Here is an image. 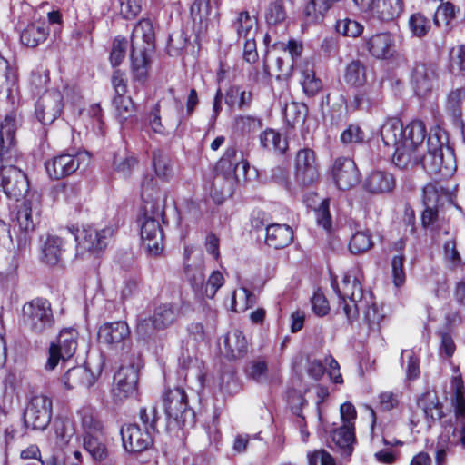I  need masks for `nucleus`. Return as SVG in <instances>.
Segmentation results:
<instances>
[{"instance_id": "de8ad7c7", "label": "nucleus", "mask_w": 465, "mask_h": 465, "mask_svg": "<svg viewBox=\"0 0 465 465\" xmlns=\"http://www.w3.org/2000/svg\"><path fill=\"white\" fill-rule=\"evenodd\" d=\"M408 25L412 35L421 38L429 33L431 23L423 14L415 13L410 16Z\"/></svg>"}, {"instance_id": "37998d69", "label": "nucleus", "mask_w": 465, "mask_h": 465, "mask_svg": "<svg viewBox=\"0 0 465 465\" xmlns=\"http://www.w3.org/2000/svg\"><path fill=\"white\" fill-rule=\"evenodd\" d=\"M373 246L371 235L369 231L356 232L350 240L349 249L353 254H360L369 251Z\"/></svg>"}, {"instance_id": "1a4fd4ad", "label": "nucleus", "mask_w": 465, "mask_h": 465, "mask_svg": "<svg viewBox=\"0 0 465 465\" xmlns=\"http://www.w3.org/2000/svg\"><path fill=\"white\" fill-rule=\"evenodd\" d=\"M77 346L78 331L74 328L63 329L59 332L56 341L50 345L45 369L54 370L60 360H67L75 353Z\"/></svg>"}, {"instance_id": "bf43d9fd", "label": "nucleus", "mask_w": 465, "mask_h": 465, "mask_svg": "<svg viewBox=\"0 0 465 465\" xmlns=\"http://www.w3.org/2000/svg\"><path fill=\"white\" fill-rule=\"evenodd\" d=\"M262 127V121L252 115H238L234 119V128L242 134L255 132Z\"/></svg>"}, {"instance_id": "864d4df0", "label": "nucleus", "mask_w": 465, "mask_h": 465, "mask_svg": "<svg viewBox=\"0 0 465 465\" xmlns=\"http://www.w3.org/2000/svg\"><path fill=\"white\" fill-rule=\"evenodd\" d=\"M115 114L122 123L131 118L135 112L134 104L130 97L124 95H116L114 99Z\"/></svg>"}, {"instance_id": "c9c22d12", "label": "nucleus", "mask_w": 465, "mask_h": 465, "mask_svg": "<svg viewBox=\"0 0 465 465\" xmlns=\"http://www.w3.org/2000/svg\"><path fill=\"white\" fill-rule=\"evenodd\" d=\"M343 78L346 84L351 86H362L367 81L365 64L359 60L351 61L345 68Z\"/></svg>"}, {"instance_id": "79ce46f5", "label": "nucleus", "mask_w": 465, "mask_h": 465, "mask_svg": "<svg viewBox=\"0 0 465 465\" xmlns=\"http://www.w3.org/2000/svg\"><path fill=\"white\" fill-rule=\"evenodd\" d=\"M332 440L339 448L344 450L345 454L350 455L351 453V446L355 440L354 426L342 424L332 432Z\"/></svg>"}, {"instance_id": "6e6d98bb", "label": "nucleus", "mask_w": 465, "mask_h": 465, "mask_svg": "<svg viewBox=\"0 0 465 465\" xmlns=\"http://www.w3.org/2000/svg\"><path fill=\"white\" fill-rule=\"evenodd\" d=\"M455 16V5L450 2H443L437 8L433 16V22L437 26H440L443 24L446 27H449Z\"/></svg>"}, {"instance_id": "5701e85b", "label": "nucleus", "mask_w": 465, "mask_h": 465, "mask_svg": "<svg viewBox=\"0 0 465 465\" xmlns=\"http://www.w3.org/2000/svg\"><path fill=\"white\" fill-rule=\"evenodd\" d=\"M366 46L374 58L389 59L395 53V38L391 33L375 34L366 41Z\"/></svg>"}, {"instance_id": "6e6552de", "label": "nucleus", "mask_w": 465, "mask_h": 465, "mask_svg": "<svg viewBox=\"0 0 465 465\" xmlns=\"http://www.w3.org/2000/svg\"><path fill=\"white\" fill-rule=\"evenodd\" d=\"M52 400L44 394L31 397L24 413V421L27 428L44 430L52 419Z\"/></svg>"}, {"instance_id": "20e7f679", "label": "nucleus", "mask_w": 465, "mask_h": 465, "mask_svg": "<svg viewBox=\"0 0 465 465\" xmlns=\"http://www.w3.org/2000/svg\"><path fill=\"white\" fill-rule=\"evenodd\" d=\"M248 167V162L243 159L242 153H237L235 148L231 147L226 150L216 167L217 172H224V174L217 173L213 183V190L220 188L219 193H212L215 203H221L232 193L238 179V171L241 169L244 175Z\"/></svg>"}, {"instance_id": "052dcab7", "label": "nucleus", "mask_w": 465, "mask_h": 465, "mask_svg": "<svg viewBox=\"0 0 465 465\" xmlns=\"http://www.w3.org/2000/svg\"><path fill=\"white\" fill-rule=\"evenodd\" d=\"M336 30L344 36L354 38L363 33L364 26L356 20L345 18L337 22Z\"/></svg>"}, {"instance_id": "6ab92c4d", "label": "nucleus", "mask_w": 465, "mask_h": 465, "mask_svg": "<svg viewBox=\"0 0 465 465\" xmlns=\"http://www.w3.org/2000/svg\"><path fill=\"white\" fill-rule=\"evenodd\" d=\"M40 213V202L37 196L32 195L25 199L17 207L15 217L13 220L14 228L22 232L34 231Z\"/></svg>"}, {"instance_id": "c756f323", "label": "nucleus", "mask_w": 465, "mask_h": 465, "mask_svg": "<svg viewBox=\"0 0 465 465\" xmlns=\"http://www.w3.org/2000/svg\"><path fill=\"white\" fill-rule=\"evenodd\" d=\"M293 239V232L289 225L272 223L266 227L265 242L275 249L288 246Z\"/></svg>"}, {"instance_id": "49530a36", "label": "nucleus", "mask_w": 465, "mask_h": 465, "mask_svg": "<svg viewBox=\"0 0 465 465\" xmlns=\"http://www.w3.org/2000/svg\"><path fill=\"white\" fill-rule=\"evenodd\" d=\"M363 313V321L368 327L372 331L380 329L381 322L383 319V314L379 311L376 304L371 301V297H367V305L363 309H360Z\"/></svg>"}, {"instance_id": "4be33fe9", "label": "nucleus", "mask_w": 465, "mask_h": 465, "mask_svg": "<svg viewBox=\"0 0 465 465\" xmlns=\"http://www.w3.org/2000/svg\"><path fill=\"white\" fill-rule=\"evenodd\" d=\"M436 77V70L432 64H416L411 76L415 94L420 97H426L432 91Z\"/></svg>"}, {"instance_id": "774afa93", "label": "nucleus", "mask_w": 465, "mask_h": 465, "mask_svg": "<svg viewBox=\"0 0 465 465\" xmlns=\"http://www.w3.org/2000/svg\"><path fill=\"white\" fill-rule=\"evenodd\" d=\"M443 258L446 264L450 268H457L461 265V258L454 241H447L443 244Z\"/></svg>"}, {"instance_id": "9b49d317", "label": "nucleus", "mask_w": 465, "mask_h": 465, "mask_svg": "<svg viewBox=\"0 0 465 465\" xmlns=\"http://www.w3.org/2000/svg\"><path fill=\"white\" fill-rule=\"evenodd\" d=\"M183 272L186 280L196 295L203 289L204 260L203 251L194 246H185L183 252Z\"/></svg>"}, {"instance_id": "3c124183", "label": "nucleus", "mask_w": 465, "mask_h": 465, "mask_svg": "<svg viewBox=\"0 0 465 465\" xmlns=\"http://www.w3.org/2000/svg\"><path fill=\"white\" fill-rule=\"evenodd\" d=\"M331 0H311L304 9V14L309 22H316L321 19L331 7Z\"/></svg>"}, {"instance_id": "ddd939ff", "label": "nucleus", "mask_w": 465, "mask_h": 465, "mask_svg": "<svg viewBox=\"0 0 465 465\" xmlns=\"http://www.w3.org/2000/svg\"><path fill=\"white\" fill-rule=\"evenodd\" d=\"M63 95L59 90L51 89L44 93L35 103V114L43 124L54 123L61 114Z\"/></svg>"}, {"instance_id": "423d86ee", "label": "nucleus", "mask_w": 465, "mask_h": 465, "mask_svg": "<svg viewBox=\"0 0 465 465\" xmlns=\"http://www.w3.org/2000/svg\"><path fill=\"white\" fill-rule=\"evenodd\" d=\"M341 302L340 306L349 322L355 320L360 312L367 305V296H363L360 282L355 276L345 274L341 285L332 283Z\"/></svg>"}, {"instance_id": "473e14b6", "label": "nucleus", "mask_w": 465, "mask_h": 465, "mask_svg": "<svg viewBox=\"0 0 465 465\" xmlns=\"http://www.w3.org/2000/svg\"><path fill=\"white\" fill-rule=\"evenodd\" d=\"M259 139L261 146L267 151L283 154L288 149L286 137L274 129L267 128L261 133Z\"/></svg>"}, {"instance_id": "2eb2a0df", "label": "nucleus", "mask_w": 465, "mask_h": 465, "mask_svg": "<svg viewBox=\"0 0 465 465\" xmlns=\"http://www.w3.org/2000/svg\"><path fill=\"white\" fill-rule=\"evenodd\" d=\"M85 158L88 157L84 153H63L47 161L45 169L52 179L59 180L74 173Z\"/></svg>"}, {"instance_id": "2f4dec72", "label": "nucleus", "mask_w": 465, "mask_h": 465, "mask_svg": "<svg viewBox=\"0 0 465 465\" xmlns=\"http://www.w3.org/2000/svg\"><path fill=\"white\" fill-rule=\"evenodd\" d=\"M17 82L16 69L0 55V94L5 93L7 97H12L17 91Z\"/></svg>"}, {"instance_id": "a18cd8bd", "label": "nucleus", "mask_w": 465, "mask_h": 465, "mask_svg": "<svg viewBox=\"0 0 465 465\" xmlns=\"http://www.w3.org/2000/svg\"><path fill=\"white\" fill-rule=\"evenodd\" d=\"M255 297L246 288H240L233 292L232 297V310L236 312H245L254 304Z\"/></svg>"}, {"instance_id": "f704fd0d", "label": "nucleus", "mask_w": 465, "mask_h": 465, "mask_svg": "<svg viewBox=\"0 0 465 465\" xmlns=\"http://www.w3.org/2000/svg\"><path fill=\"white\" fill-rule=\"evenodd\" d=\"M178 316L179 311L174 305L162 304L155 309L152 319L157 330H164L173 325L178 319Z\"/></svg>"}, {"instance_id": "f3484780", "label": "nucleus", "mask_w": 465, "mask_h": 465, "mask_svg": "<svg viewBox=\"0 0 465 465\" xmlns=\"http://www.w3.org/2000/svg\"><path fill=\"white\" fill-rule=\"evenodd\" d=\"M319 178L318 166L314 152L309 148L298 151L295 158V179L305 186L310 185Z\"/></svg>"}, {"instance_id": "a19ab883", "label": "nucleus", "mask_w": 465, "mask_h": 465, "mask_svg": "<svg viewBox=\"0 0 465 465\" xmlns=\"http://www.w3.org/2000/svg\"><path fill=\"white\" fill-rule=\"evenodd\" d=\"M234 27L239 38H254L257 33V21L248 12H242L234 23Z\"/></svg>"}, {"instance_id": "4c0bfd02", "label": "nucleus", "mask_w": 465, "mask_h": 465, "mask_svg": "<svg viewBox=\"0 0 465 465\" xmlns=\"http://www.w3.org/2000/svg\"><path fill=\"white\" fill-rule=\"evenodd\" d=\"M223 344L232 358L241 357L247 350L246 338L239 330L228 332L223 339Z\"/></svg>"}, {"instance_id": "412c9836", "label": "nucleus", "mask_w": 465, "mask_h": 465, "mask_svg": "<svg viewBox=\"0 0 465 465\" xmlns=\"http://www.w3.org/2000/svg\"><path fill=\"white\" fill-rule=\"evenodd\" d=\"M218 7L217 0H194L191 6V15L193 22L199 24L200 31L214 25L219 16Z\"/></svg>"}, {"instance_id": "dca6fc26", "label": "nucleus", "mask_w": 465, "mask_h": 465, "mask_svg": "<svg viewBox=\"0 0 465 465\" xmlns=\"http://www.w3.org/2000/svg\"><path fill=\"white\" fill-rule=\"evenodd\" d=\"M402 11V0H369L367 18L381 24H389L394 22Z\"/></svg>"}, {"instance_id": "0e129e2a", "label": "nucleus", "mask_w": 465, "mask_h": 465, "mask_svg": "<svg viewBox=\"0 0 465 465\" xmlns=\"http://www.w3.org/2000/svg\"><path fill=\"white\" fill-rule=\"evenodd\" d=\"M265 18L269 25H277L285 20L286 11L282 0H276L269 5Z\"/></svg>"}, {"instance_id": "7c9ffc66", "label": "nucleus", "mask_w": 465, "mask_h": 465, "mask_svg": "<svg viewBox=\"0 0 465 465\" xmlns=\"http://www.w3.org/2000/svg\"><path fill=\"white\" fill-rule=\"evenodd\" d=\"M446 111L454 122L465 119V88L458 87L450 91L446 99Z\"/></svg>"}, {"instance_id": "e433bc0d", "label": "nucleus", "mask_w": 465, "mask_h": 465, "mask_svg": "<svg viewBox=\"0 0 465 465\" xmlns=\"http://www.w3.org/2000/svg\"><path fill=\"white\" fill-rule=\"evenodd\" d=\"M84 447L96 461L107 459L109 451L101 434L84 436Z\"/></svg>"}, {"instance_id": "603ef678", "label": "nucleus", "mask_w": 465, "mask_h": 465, "mask_svg": "<svg viewBox=\"0 0 465 465\" xmlns=\"http://www.w3.org/2000/svg\"><path fill=\"white\" fill-rule=\"evenodd\" d=\"M224 284V278L221 272L213 271L208 280L203 282V289L199 295L202 298L213 299L217 291Z\"/></svg>"}, {"instance_id": "c03bdc74", "label": "nucleus", "mask_w": 465, "mask_h": 465, "mask_svg": "<svg viewBox=\"0 0 465 465\" xmlns=\"http://www.w3.org/2000/svg\"><path fill=\"white\" fill-rule=\"evenodd\" d=\"M251 93L242 90L239 86H232L226 93L225 103L232 108L242 109L251 103Z\"/></svg>"}, {"instance_id": "a878e982", "label": "nucleus", "mask_w": 465, "mask_h": 465, "mask_svg": "<svg viewBox=\"0 0 465 465\" xmlns=\"http://www.w3.org/2000/svg\"><path fill=\"white\" fill-rule=\"evenodd\" d=\"M129 335V326L124 321L104 323L98 331L99 341L109 345L119 344Z\"/></svg>"}, {"instance_id": "f257e3e1", "label": "nucleus", "mask_w": 465, "mask_h": 465, "mask_svg": "<svg viewBox=\"0 0 465 465\" xmlns=\"http://www.w3.org/2000/svg\"><path fill=\"white\" fill-rule=\"evenodd\" d=\"M380 134L384 145L394 150L392 161L400 168L420 163L429 174L440 178L450 177L456 171L454 152L440 127L430 130L426 143V127L420 120L403 127L400 119L389 118L381 126Z\"/></svg>"}, {"instance_id": "f8f14e48", "label": "nucleus", "mask_w": 465, "mask_h": 465, "mask_svg": "<svg viewBox=\"0 0 465 465\" xmlns=\"http://www.w3.org/2000/svg\"><path fill=\"white\" fill-rule=\"evenodd\" d=\"M0 187L7 197L18 201L29 191V183L25 173L10 165L0 169Z\"/></svg>"}, {"instance_id": "7ed1b4c3", "label": "nucleus", "mask_w": 465, "mask_h": 465, "mask_svg": "<svg viewBox=\"0 0 465 465\" xmlns=\"http://www.w3.org/2000/svg\"><path fill=\"white\" fill-rule=\"evenodd\" d=\"M154 49V30L149 19H142L131 35V61L134 78L143 82L150 68V54Z\"/></svg>"}, {"instance_id": "72a5a7b5", "label": "nucleus", "mask_w": 465, "mask_h": 465, "mask_svg": "<svg viewBox=\"0 0 465 465\" xmlns=\"http://www.w3.org/2000/svg\"><path fill=\"white\" fill-rule=\"evenodd\" d=\"M17 126V117L15 113L7 114L0 124V158L14 143L15 133Z\"/></svg>"}, {"instance_id": "bb28decb", "label": "nucleus", "mask_w": 465, "mask_h": 465, "mask_svg": "<svg viewBox=\"0 0 465 465\" xmlns=\"http://www.w3.org/2000/svg\"><path fill=\"white\" fill-rule=\"evenodd\" d=\"M94 382V375L83 366L69 369L61 378V383L65 390H73L80 386L89 388Z\"/></svg>"}, {"instance_id": "ea45409f", "label": "nucleus", "mask_w": 465, "mask_h": 465, "mask_svg": "<svg viewBox=\"0 0 465 465\" xmlns=\"http://www.w3.org/2000/svg\"><path fill=\"white\" fill-rule=\"evenodd\" d=\"M81 418V424L84 430V436L101 434L103 425L94 416V410L90 407H83L78 411Z\"/></svg>"}, {"instance_id": "e2e57ef3", "label": "nucleus", "mask_w": 465, "mask_h": 465, "mask_svg": "<svg viewBox=\"0 0 465 465\" xmlns=\"http://www.w3.org/2000/svg\"><path fill=\"white\" fill-rule=\"evenodd\" d=\"M247 374L258 382H266L269 380V369L266 361L261 359L252 361L247 369Z\"/></svg>"}, {"instance_id": "680f3d73", "label": "nucleus", "mask_w": 465, "mask_h": 465, "mask_svg": "<svg viewBox=\"0 0 465 465\" xmlns=\"http://www.w3.org/2000/svg\"><path fill=\"white\" fill-rule=\"evenodd\" d=\"M449 66L452 72H465V45H459L450 49Z\"/></svg>"}, {"instance_id": "cd10ccee", "label": "nucleus", "mask_w": 465, "mask_h": 465, "mask_svg": "<svg viewBox=\"0 0 465 465\" xmlns=\"http://www.w3.org/2000/svg\"><path fill=\"white\" fill-rule=\"evenodd\" d=\"M300 74L299 82L304 94L308 96L316 95L322 88V83L315 74L313 64L310 61H303L298 65Z\"/></svg>"}, {"instance_id": "4468645a", "label": "nucleus", "mask_w": 465, "mask_h": 465, "mask_svg": "<svg viewBox=\"0 0 465 465\" xmlns=\"http://www.w3.org/2000/svg\"><path fill=\"white\" fill-rule=\"evenodd\" d=\"M138 382V371L134 365L122 366L114 376L112 394L115 402L134 396Z\"/></svg>"}, {"instance_id": "69168bd1", "label": "nucleus", "mask_w": 465, "mask_h": 465, "mask_svg": "<svg viewBox=\"0 0 465 465\" xmlns=\"http://www.w3.org/2000/svg\"><path fill=\"white\" fill-rule=\"evenodd\" d=\"M149 126L151 129L157 134L162 135L169 134L171 131L174 130L172 126L168 125V123L162 122L161 113L159 107L153 106L148 116Z\"/></svg>"}, {"instance_id": "5fc2aeb1", "label": "nucleus", "mask_w": 465, "mask_h": 465, "mask_svg": "<svg viewBox=\"0 0 465 465\" xmlns=\"http://www.w3.org/2000/svg\"><path fill=\"white\" fill-rule=\"evenodd\" d=\"M306 107L302 104L292 102L287 104L283 110V116L290 126L302 123L305 119Z\"/></svg>"}, {"instance_id": "8fccbe9b", "label": "nucleus", "mask_w": 465, "mask_h": 465, "mask_svg": "<svg viewBox=\"0 0 465 465\" xmlns=\"http://www.w3.org/2000/svg\"><path fill=\"white\" fill-rule=\"evenodd\" d=\"M54 427L58 444L61 447L69 444L75 434L72 421L68 419H59L54 422Z\"/></svg>"}, {"instance_id": "58836bf2", "label": "nucleus", "mask_w": 465, "mask_h": 465, "mask_svg": "<svg viewBox=\"0 0 465 465\" xmlns=\"http://www.w3.org/2000/svg\"><path fill=\"white\" fill-rule=\"evenodd\" d=\"M48 30L45 26L31 24L23 30L20 35L21 43L28 47H35L46 39Z\"/></svg>"}, {"instance_id": "393cba45", "label": "nucleus", "mask_w": 465, "mask_h": 465, "mask_svg": "<svg viewBox=\"0 0 465 465\" xmlns=\"http://www.w3.org/2000/svg\"><path fill=\"white\" fill-rule=\"evenodd\" d=\"M395 184V179L391 173L380 170L370 173L363 181L364 190L373 194L389 193Z\"/></svg>"}, {"instance_id": "13d9d810", "label": "nucleus", "mask_w": 465, "mask_h": 465, "mask_svg": "<svg viewBox=\"0 0 465 465\" xmlns=\"http://www.w3.org/2000/svg\"><path fill=\"white\" fill-rule=\"evenodd\" d=\"M404 261L402 253L394 255L391 261L392 282L396 288H401L406 282Z\"/></svg>"}, {"instance_id": "09e8293b", "label": "nucleus", "mask_w": 465, "mask_h": 465, "mask_svg": "<svg viewBox=\"0 0 465 465\" xmlns=\"http://www.w3.org/2000/svg\"><path fill=\"white\" fill-rule=\"evenodd\" d=\"M153 163L155 173L162 179H167L173 174L171 158L161 151L153 152Z\"/></svg>"}, {"instance_id": "c85d7f7f", "label": "nucleus", "mask_w": 465, "mask_h": 465, "mask_svg": "<svg viewBox=\"0 0 465 465\" xmlns=\"http://www.w3.org/2000/svg\"><path fill=\"white\" fill-rule=\"evenodd\" d=\"M64 251L65 242L63 237L47 235L41 246V258L45 263L55 265Z\"/></svg>"}, {"instance_id": "f03ea898", "label": "nucleus", "mask_w": 465, "mask_h": 465, "mask_svg": "<svg viewBox=\"0 0 465 465\" xmlns=\"http://www.w3.org/2000/svg\"><path fill=\"white\" fill-rule=\"evenodd\" d=\"M141 195L143 244L151 256H158L163 251V232L160 221L164 214L165 194L153 180H150L143 183Z\"/></svg>"}, {"instance_id": "b1692460", "label": "nucleus", "mask_w": 465, "mask_h": 465, "mask_svg": "<svg viewBox=\"0 0 465 465\" xmlns=\"http://www.w3.org/2000/svg\"><path fill=\"white\" fill-rule=\"evenodd\" d=\"M159 107V112L163 115L164 121L168 125L172 126L174 130L181 124V114L183 111V104L173 94L172 90L167 96L163 97L154 105Z\"/></svg>"}, {"instance_id": "aec40b11", "label": "nucleus", "mask_w": 465, "mask_h": 465, "mask_svg": "<svg viewBox=\"0 0 465 465\" xmlns=\"http://www.w3.org/2000/svg\"><path fill=\"white\" fill-rule=\"evenodd\" d=\"M332 177L340 190H349L360 182V173L350 158H338L332 166Z\"/></svg>"}, {"instance_id": "a211bd4d", "label": "nucleus", "mask_w": 465, "mask_h": 465, "mask_svg": "<svg viewBox=\"0 0 465 465\" xmlns=\"http://www.w3.org/2000/svg\"><path fill=\"white\" fill-rule=\"evenodd\" d=\"M120 434L124 449L128 452H139L147 450L153 443L149 430H142L136 424H124Z\"/></svg>"}, {"instance_id": "338daca9", "label": "nucleus", "mask_w": 465, "mask_h": 465, "mask_svg": "<svg viewBox=\"0 0 465 465\" xmlns=\"http://www.w3.org/2000/svg\"><path fill=\"white\" fill-rule=\"evenodd\" d=\"M428 403L423 407V411L428 420L435 421L443 417L442 405L440 403L437 397L433 394L426 396Z\"/></svg>"}, {"instance_id": "39448f33", "label": "nucleus", "mask_w": 465, "mask_h": 465, "mask_svg": "<svg viewBox=\"0 0 465 465\" xmlns=\"http://www.w3.org/2000/svg\"><path fill=\"white\" fill-rule=\"evenodd\" d=\"M163 405L170 429L192 426L194 412L188 407L187 395L181 388L168 390L163 398Z\"/></svg>"}, {"instance_id": "0eeeda50", "label": "nucleus", "mask_w": 465, "mask_h": 465, "mask_svg": "<svg viewBox=\"0 0 465 465\" xmlns=\"http://www.w3.org/2000/svg\"><path fill=\"white\" fill-rule=\"evenodd\" d=\"M24 327L35 334H42L52 328L54 316L50 302L36 298L24 304L22 308Z\"/></svg>"}, {"instance_id": "9d476101", "label": "nucleus", "mask_w": 465, "mask_h": 465, "mask_svg": "<svg viewBox=\"0 0 465 465\" xmlns=\"http://www.w3.org/2000/svg\"><path fill=\"white\" fill-rule=\"evenodd\" d=\"M115 231L116 227L114 225H106L101 229L87 227L83 228L81 231L76 230V232L72 229H68V232L74 237L75 242L83 249L93 252L104 251Z\"/></svg>"}, {"instance_id": "4d7b16f0", "label": "nucleus", "mask_w": 465, "mask_h": 465, "mask_svg": "<svg viewBox=\"0 0 465 465\" xmlns=\"http://www.w3.org/2000/svg\"><path fill=\"white\" fill-rule=\"evenodd\" d=\"M406 361V376L408 380H415L420 376V360L413 350H403L401 352L402 366Z\"/></svg>"}]
</instances>
